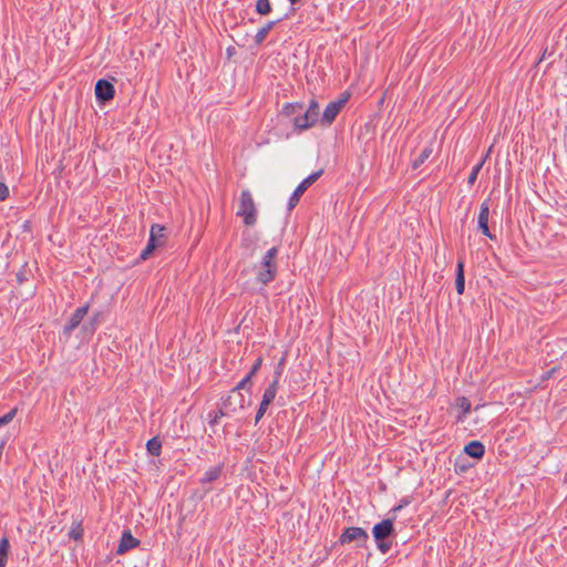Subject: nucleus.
I'll return each mask as SVG.
<instances>
[{
    "label": "nucleus",
    "instance_id": "obj_1",
    "mask_svg": "<svg viewBox=\"0 0 567 567\" xmlns=\"http://www.w3.org/2000/svg\"><path fill=\"white\" fill-rule=\"evenodd\" d=\"M372 535L375 540L377 548L382 554L389 553L392 548L393 540L396 537L394 518H384L377 523L372 528Z\"/></svg>",
    "mask_w": 567,
    "mask_h": 567
},
{
    "label": "nucleus",
    "instance_id": "obj_2",
    "mask_svg": "<svg viewBox=\"0 0 567 567\" xmlns=\"http://www.w3.org/2000/svg\"><path fill=\"white\" fill-rule=\"evenodd\" d=\"M166 227L159 224H153L150 231V238L146 247L140 254V260H147L154 251L166 244Z\"/></svg>",
    "mask_w": 567,
    "mask_h": 567
},
{
    "label": "nucleus",
    "instance_id": "obj_3",
    "mask_svg": "<svg viewBox=\"0 0 567 567\" xmlns=\"http://www.w3.org/2000/svg\"><path fill=\"white\" fill-rule=\"evenodd\" d=\"M236 215L244 218L246 226H254L257 223V208L252 195L244 189L239 196V204Z\"/></svg>",
    "mask_w": 567,
    "mask_h": 567
},
{
    "label": "nucleus",
    "instance_id": "obj_4",
    "mask_svg": "<svg viewBox=\"0 0 567 567\" xmlns=\"http://www.w3.org/2000/svg\"><path fill=\"white\" fill-rule=\"evenodd\" d=\"M323 174V169H319L317 172H313L308 177H306L293 190L291 196L289 197L287 209L291 212L300 200V197L303 195V193L313 184L316 183L321 175Z\"/></svg>",
    "mask_w": 567,
    "mask_h": 567
},
{
    "label": "nucleus",
    "instance_id": "obj_5",
    "mask_svg": "<svg viewBox=\"0 0 567 567\" xmlns=\"http://www.w3.org/2000/svg\"><path fill=\"white\" fill-rule=\"evenodd\" d=\"M368 539V533L361 527H347L339 536V543L341 545H348L355 542L357 547H365Z\"/></svg>",
    "mask_w": 567,
    "mask_h": 567
},
{
    "label": "nucleus",
    "instance_id": "obj_6",
    "mask_svg": "<svg viewBox=\"0 0 567 567\" xmlns=\"http://www.w3.org/2000/svg\"><path fill=\"white\" fill-rule=\"evenodd\" d=\"M348 99H349V95H344L337 101L330 102L326 106V109L322 113V116L320 118L321 124L324 126L331 125L333 123V121L336 120L337 115L340 113L342 107L348 102Z\"/></svg>",
    "mask_w": 567,
    "mask_h": 567
},
{
    "label": "nucleus",
    "instance_id": "obj_7",
    "mask_svg": "<svg viewBox=\"0 0 567 567\" xmlns=\"http://www.w3.org/2000/svg\"><path fill=\"white\" fill-rule=\"evenodd\" d=\"M277 262H270L261 259L256 272V280L262 285H268L275 280L277 276Z\"/></svg>",
    "mask_w": 567,
    "mask_h": 567
},
{
    "label": "nucleus",
    "instance_id": "obj_8",
    "mask_svg": "<svg viewBox=\"0 0 567 567\" xmlns=\"http://www.w3.org/2000/svg\"><path fill=\"white\" fill-rule=\"evenodd\" d=\"M115 95L114 85L106 79H100L95 83V99L99 104H105Z\"/></svg>",
    "mask_w": 567,
    "mask_h": 567
},
{
    "label": "nucleus",
    "instance_id": "obj_9",
    "mask_svg": "<svg viewBox=\"0 0 567 567\" xmlns=\"http://www.w3.org/2000/svg\"><path fill=\"white\" fill-rule=\"evenodd\" d=\"M90 309V305L86 303L82 307H79L71 316L69 321L63 327V336L65 338H70L72 332L81 324L83 318L87 315Z\"/></svg>",
    "mask_w": 567,
    "mask_h": 567
},
{
    "label": "nucleus",
    "instance_id": "obj_10",
    "mask_svg": "<svg viewBox=\"0 0 567 567\" xmlns=\"http://www.w3.org/2000/svg\"><path fill=\"white\" fill-rule=\"evenodd\" d=\"M488 215H489V207L487 202H483L480 207V214L477 218V228L481 230V233L488 237L489 239H495V235H493L488 227Z\"/></svg>",
    "mask_w": 567,
    "mask_h": 567
},
{
    "label": "nucleus",
    "instance_id": "obj_11",
    "mask_svg": "<svg viewBox=\"0 0 567 567\" xmlns=\"http://www.w3.org/2000/svg\"><path fill=\"white\" fill-rule=\"evenodd\" d=\"M141 542L132 535L130 529H125L122 533L120 544L116 549L117 555H124L131 549L138 547Z\"/></svg>",
    "mask_w": 567,
    "mask_h": 567
},
{
    "label": "nucleus",
    "instance_id": "obj_12",
    "mask_svg": "<svg viewBox=\"0 0 567 567\" xmlns=\"http://www.w3.org/2000/svg\"><path fill=\"white\" fill-rule=\"evenodd\" d=\"M318 121L313 118L311 115L306 113V110L303 109L302 113H299V115H296L291 123L293 125L295 131L301 132L306 131L310 127H312Z\"/></svg>",
    "mask_w": 567,
    "mask_h": 567
},
{
    "label": "nucleus",
    "instance_id": "obj_13",
    "mask_svg": "<svg viewBox=\"0 0 567 567\" xmlns=\"http://www.w3.org/2000/svg\"><path fill=\"white\" fill-rule=\"evenodd\" d=\"M464 453L481 461L485 455V446L481 441H471L464 446Z\"/></svg>",
    "mask_w": 567,
    "mask_h": 567
},
{
    "label": "nucleus",
    "instance_id": "obj_14",
    "mask_svg": "<svg viewBox=\"0 0 567 567\" xmlns=\"http://www.w3.org/2000/svg\"><path fill=\"white\" fill-rule=\"evenodd\" d=\"M455 288L458 295H463L465 290V275H464V260L463 258H458L456 262V272H455Z\"/></svg>",
    "mask_w": 567,
    "mask_h": 567
},
{
    "label": "nucleus",
    "instance_id": "obj_15",
    "mask_svg": "<svg viewBox=\"0 0 567 567\" xmlns=\"http://www.w3.org/2000/svg\"><path fill=\"white\" fill-rule=\"evenodd\" d=\"M251 385H252V375H250L249 373L240 381L237 383V385L231 390L233 393L237 392V396L239 398V410H243L245 408V399H244V395L241 393H239L238 391L239 390H247V391H250L251 389Z\"/></svg>",
    "mask_w": 567,
    "mask_h": 567
},
{
    "label": "nucleus",
    "instance_id": "obj_16",
    "mask_svg": "<svg viewBox=\"0 0 567 567\" xmlns=\"http://www.w3.org/2000/svg\"><path fill=\"white\" fill-rule=\"evenodd\" d=\"M223 470H224V463H220L217 466L208 468L204 473L203 477L199 480V483L205 485V484H210V483L217 481L220 477Z\"/></svg>",
    "mask_w": 567,
    "mask_h": 567
},
{
    "label": "nucleus",
    "instance_id": "obj_17",
    "mask_svg": "<svg viewBox=\"0 0 567 567\" xmlns=\"http://www.w3.org/2000/svg\"><path fill=\"white\" fill-rule=\"evenodd\" d=\"M305 109V104L301 102L286 103L282 106L281 114L284 116L290 117L291 120L302 113Z\"/></svg>",
    "mask_w": 567,
    "mask_h": 567
},
{
    "label": "nucleus",
    "instance_id": "obj_18",
    "mask_svg": "<svg viewBox=\"0 0 567 567\" xmlns=\"http://www.w3.org/2000/svg\"><path fill=\"white\" fill-rule=\"evenodd\" d=\"M282 19L268 21L264 27H261L256 35H255V43L256 45H260L267 38L268 33L275 28V25L280 22Z\"/></svg>",
    "mask_w": 567,
    "mask_h": 567
},
{
    "label": "nucleus",
    "instance_id": "obj_19",
    "mask_svg": "<svg viewBox=\"0 0 567 567\" xmlns=\"http://www.w3.org/2000/svg\"><path fill=\"white\" fill-rule=\"evenodd\" d=\"M102 321L103 313L101 311H97L92 315L90 320L86 323H84L82 328L85 332L94 333L97 327L102 323Z\"/></svg>",
    "mask_w": 567,
    "mask_h": 567
},
{
    "label": "nucleus",
    "instance_id": "obj_20",
    "mask_svg": "<svg viewBox=\"0 0 567 567\" xmlns=\"http://www.w3.org/2000/svg\"><path fill=\"white\" fill-rule=\"evenodd\" d=\"M456 405L461 410V413L457 415V422H462L466 414L471 412L472 403L467 398L458 396L456 399Z\"/></svg>",
    "mask_w": 567,
    "mask_h": 567
},
{
    "label": "nucleus",
    "instance_id": "obj_21",
    "mask_svg": "<svg viewBox=\"0 0 567 567\" xmlns=\"http://www.w3.org/2000/svg\"><path fill=\"white\" fill-rule=\"evenodd\" d=\"M146 450L152 456H159L162 453V441L158 436L150 439L146 443Z\"/></svg>",
    "mask_w": 567,
    "mask_h": 567
},
{
    "label": "nucleus",
    "instance_id": "obj_22",
    "mask_svg": "<svg viewBox=\"0 0 567 567\" xmlns=\"http://www.w3.org/2000/svg\"><path fill=\"white\" fill-rule=\"evenodd\" d=\"M69 537L76 542L83 540L84 529L82 527V520L73 522L72 528L69 530Z\"/></svg>",
    "mask_w": 567,
    "mask_h": 567
},
{
    "label": "nucleus",
    "instance_id": "obj_23",
    "mask_svg": "<svg viewBox=\"0 0 567 567\" xmlns=\"http://www.w3.org/2000/svg\"><path fill=\"white\" fill-rule=\"evenodd\" d=\"M9 549V539L7 537H2L0 540V567H6L8 561Z\"/></svg>",
    "mask_w": 567,
    "mask_h": 567
},
{
    "label": "nucleus",
    "instance_id": "obj_24",
    "mask_svg": "<svg viewBox=\"0 0 567 567\" xmlns=\"http://www.w3.org/2000/svg\"><path fill=\"white\" fill-rule=\"evenodd\" d=\"M255 11L260 16H268L272 11V4L270 0H257L255 4Z\"/></svg>",
    "mask_w": 567,
    "mask_h": 567
},
{
    "label": "nucleus",
    "instance_id": "obj_25",
    "mask_svg": "<svg viewBox=\"0 0 567 567\" xmlns=\"http://www.w3.org/2000/svg\"><path fill=\"white\" fill-rule=\"evenodd\" d=\"M227 415H229L228 411H225L224 408L219 406L218 410L212 411L208 413V419H209L208 423L210 426H215L221 417L227 416Z\"/></svg>",
    "mask_w": 567,
    "mask_h": 567
},
{
    "label": "nucleus",
    "instance_id": "obj_26",
    "mask_svg": "<svg viewBox=\"0 0 567 567\" xmlns=\"http://www.w3.org/2000/svg\"><path fill=\"white\" fill-rule=\"evenodd\" d=\"M431 154V147L423 148L419 156L413 161L412 167L414 169L419 168L430 157Z\"/></svg>",
    "mask_w": 567,
    "mask_h": 567
},
{
    "label": "nucleus",
    "instance_id": "obj_27",
    "mask_svg": "<svg viewBox=\"0 0 567 567\" xmlns=\"http://www.w3.org/2000/svg\"><path fill=\"white\" fill-rule=\"evenodd\" d=\"M483 165H484V159H482L480 163H477V164L472 168V172H471V174H470V175H468V177H467V184H468L470 186H472V185H474V184H475V182H476V179H477V176H478V174H480V172H481V169H482Z\"/></svg>",
    "mask_w": 567,
    "mask_h": 567
},
{
    "label": "nucleus",
    "instance_id": "obj_28",
    "mask_svg": "<svg viewBox=\"0 0 567 567\" xmlns=\"http://www.w3.org/2000/svg\"><path fill=\"white\" fill-rule=\"evenodd\" d=\"M306 113H308L309 115H311L313 118H316L317 121L319 120V103L312 99L309 103V106L306 109Z\"/></svg>",
    "mask_w": 567,
    "mask_h": 567
},
{
    "label": "nucleus",
    "instance_id": "obj_29",
    "mask_svg": "<svg viewBox=\"0 0 567 567\" xmlns=\"http://www.w3.org/2000/svg\"><path fill=\"white\" fill-rule=\"evenodd\" d=\"M220 408H224L225 411H228V414L230 412H236V406L233 402V395H227L226 398L221 399Z\"/></svg>",
    "mask_w": 567,
    "mask_h": 567
},
{
    "label": "nucleus",
    "instance_id": "obj_30",
    "mask_svg": "<svg viewBox=\"0 0 567 567\" xmlns=\"http://www.w3.org/2000/svg\"><path fill=\"white\" fill-rule=\"evenodd\" d=\"M17 413H18V408L16 406V408L11 409L8 413H6L3 416H0V427L9 424L14 419Z\"/></svg>",
    "mask_w": 567,
    "mask_h": 567
},
{
    "label": "nucleus",
    "instance_id": "obj_31",
    "mask_svg": "<svg viewBox=\"0 0 567 567\" xmlns=\"http://www.w3.org/2000/svg\"><path fill=\"white\" fill-rule=\"evenodd\" d=\"M270 403L261 400L259 406H258V410L256 412V415H255V424H257L261 419L262 416L265 415L267 409L269 408Z\"/></svg>",
    "mask_w": 567,
    "mask_h": 567
},
{
    "label": "nucleus",
    "instance_id": "obj_32",
    "mask_svg": "<svg viewBox=\"0 0 567 567\" xmlns=\"http://www.w3.org/2000/svg\"><path fill=\"white\" fill-rule=\"evenodd\" d=\"M278 255V248L277 247H271L270 249H268L266 251V254L264 255L262 259L264 260H268L270 262H276L275 259Z\"/></svg>",
    "mask_w": 567,
    "mask_h": 567
},
{
    "label": "nucleus",
    "instance_id": "obj_33",
    "mask_svg": "<svg viewBox=\"0 0 567 567\" xmlns=\"http://www.w3.org/2000/svg\"><path fill=\"white\" fill-rule=\"evenodd\" d=\"M276 394L277 392H274L272 390L267 388L264 392L262 400L271 404L276 398Z\"/></svg>",
    "mask_w": 567,
    "mask_h": 567
},
{
    "label": "nucleus",
    "instance_id": "obj_34",
    "mask_svg": "<svg viewBox=\"0 0 567 567\" xmlns=\"http://www.w3.org/2000/svg\"><path fill=\"white\" fill-rule=\"evenodd\" d=\"M10 195L9 187L0 182V202L6 200Z\"/></svg>",
    "mask_w": 567,
    "mask_h": 567
},
{
    "label": "nucleus",
    "instance_id": "obj_35",
    "mask_svg": "<svg viewBox=\"0 0 567 567\" xmlns=\"http://www.w3.org/2000/svg\"><path fill=\"white\" fill-rule=\"evenodd\" d=\"M261 364H262V358L258 357L248 373L254 377L259 371Z\"/></svg>",
    "mask_w": 567,
    "mask_h": 567
},
{
    "label": "nucleus",
    "instance_id": "obj_36",
    "mask_svg": "<svg viewBox=\"0 0 567 567\" xmlns=\"http://www.w3.org/2000/svg\"><path fill=\"white\" fill-rule=\"evenodd\" d=\"M470 466L471 465H468V464L456 462L455 463V472L456 473H465L470 468Z\"/></svg>",
    "mask_w": 567,
    "mask_h": 567
},
{
    "label": "nucleus",
    "instance_id": "obj_37",
    "mask_svg": "<svg viewBox=\"0 0 567 567\" xmlns=\"http://www.w3.org/2000/svg\"><path fill=\"white\" fill-rule=\"evenodd\" d=\"M282 367H284V359H281V361L278 363L277 368L275 369L274 378H276V379L281 378L282 369H284Z\"/></svg>",
    "mask_w": 567,
    "mask_h": 567
},
{
    "label": "nucleus",
    "instance_id": "obj_38",
    "mask_svg": "<svg viewBox=\"0 0 567 567\" xmlns=\"http://www.w3.org/2000/svg\"><path fill=\"white\" fill-rule=\"evenodd\" d=\"M410 504V501L408 498H402L400 503L392 508V512L401 511L403 507Z\"/></svg>",
    "mask_w": 567,
    "mask_h": 567
},
{
    "label": "nucleus",
    "instance_id": "obj_39",
    "mask_svg": "<svg viewBox=\"0 0 567 567\" xmlns=\"http://www.w3.org/2000/svg\"><path fill=\"white\" fill-rule=\"evenodd\" d=\"M279 381H280V379L274 378V380L270 382V384L267 388H269L274 392H277L278 386H279Z\"/></svg>",
    "mask_w": 567,
    "mask_h": 567
},
{
    "label": "nucleus",
    "instance_id": "obj_40",
    "mask_svg": "<svg viewBox=\"0 0 567 567\" xmlns=\"http://www.w3.org/2000/svg\"><path fill=\"white\" fill-rule=\"evenodd\" d=\"M291 6L299 3L301 0H288Z\"/></svg>",
    "mask_w": 567,
    "mask_h": 567
},
{
    "label": "nucleus",
    "instance_id": "obj_41",
    "mask_svg": "<svg viewBox=\"0 0 567 567\" xmlns=\"http://www.w3.org/2000/svg\"><path fill=\"white\" fill-rule=\"evenodd\" d=\"M546 52H547V49H546V50L544 51V53L542 54V58L539 59L538 63H539V62H542V61L544 60Z\"/></svg>",
    "mask_w": 567,
    "mask_h": 567
}]
</instances>
